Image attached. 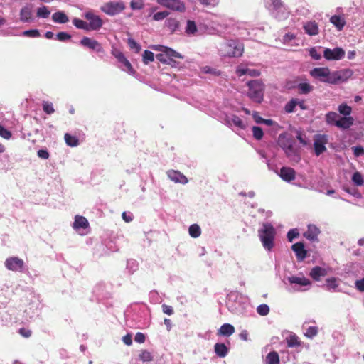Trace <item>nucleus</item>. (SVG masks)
<instances>
[{
  "label": "nucleus",
  "instance_id": "obj_54",
  "mask_svg": "<svg viewBox=\"0 0 364 364\" xmlns=\"http://www.w3.org/2000/svg\"><path fill=\"white\" fill-rule=\"evenodd\" d=\"M128 45L131 49H134L136 53H139L141 50V46L134 39H128Z\"/></svg>",
  "mask_w": 364,
  "mask_h": 364
},
{
  "label": "nucleus",
  "instance_id": "obj_41",
  "mask_svg": "<svg viewBox=\"0 0 364 364\" xmlns=\"http://www.w3.org/2000/svg\"><path fill=\"white\" fill-rule=\"evenodd\" d=\"M139 359L143 362H150L153 360V356L151 353L146 350H141L139 355Z\"/></svg>",
  "mask_w": 364,
  "mask_h": 364
},
{
  "label": "nucleus",
  "instance_id": "obj_34",
  "mask_svg": "<svg viewBox=\"0 0 364 364\" xmlns=\"http://www.w3.org/2000/svg\"><path fill=\"white\" fill-rule=\"evenodd\" d=\"M197 26L195 23V21L191 20L187 21V25L186 27V33L187 35H194L197 32Z\"/></svg>",
  "mask_w": 364,
  "mask_h": 364
},
{
  "label": "nucleus",
  "instance_id": "obj_55",
  "mask_svg": "<svg viewBox=\"0 0 364 364\" xmlns=\"http://www.w3.org/2000/svg\"><path fill=\"white\" fill-rule=\"evenodd\" d=\"M0 136L4 139H9L11 137V132L0 124Z\"/></svg>",
  "mask_w": 364,
  "mask_h": 364
},
{
  "label": "nucleus",
  "instance_id": "obj_44",
  "mask_svg": "<svg viewBox=\"0 0 364 364\" xmlns=\"http://www.w3.org/2000/svg\"><path fill=\"white\" fill-rule=\"evenodd\" d=\"M156 58L159 61L165 64L172 65L176 63L173 59H169L164 53L157 54Z\"/></svg>",
  "mask_w": 364,
  "mask_h": 364
},
{
  "label": "nucleus",
  "instance_id": "obj_12",
  "mask_svg": "<svg viewBox=\"0 0 364 364\" xmlns=\"http://www.w3.org/2000/svg\"><path fill=\"white\" fill-rule=\"evenodd\" d=\"M80 45L97 53L105 52L103 47L97 41L89 37H83L80 40Z\"/></svg>",
  "mask_w": 364,
  "mask_h": 364
},
{
  "label": "nucleus",
  "instance_id": "obj_59",
  "mask_svg": "<svg viewBox=\"0 0 364 364\" xmlns=\"http://www.w3.org/2000/svg\"><path fill=\"white\" fill-rule=\"evenodd\" d=\"M309 55L314 60H320L321 58V54L317 52V50L315 48L310 49Z\"/></svg>",
  "mask_w": 364,
  "mask_h": 364
},
{
  "label": "nucleus",
  "instance_id": "obj_20",
  "mask_svg": "<svg viewBox=\"0 0 364 364\" xmlns=\"http://www.w3.org/2000/svg\"><path fill=\"white\" fill-rule=\"evenodd\" d=\"M235 72L238 77L244 75H248L251 77H259L261 75V72L259 70L244 68L241 65L237 66Z\"/></svg>",
  "mask_w": 364,
  "mask_h": 364
},
{
  "label": "nucleus",
  "instance_id": "obj_26",
  "mask_svg": "<svg viewBox=\"0 0 364 364\" xmlns=\"http://www.w3.org/2000/svg\"><path fill=\"white\" fill-rule=\"evenodd\" d=\"M235 333V328L232 325L229 323H225L221 326L218 331V335L230 336Z\"/></svg>",
  "mask_w": 364,
  "mask_h": 364
},
{
  "label": "nucleus",
  "instance_id": "obj_17",
  "mask_svg": "<svg viewBox=\"0 0 364 364\" xmlns=\"http://www.w3.org/2000/svg\"><path fill=\"white\" fill-rule=\"evenodd\" d=\"M168 178L175 183L186 184L188 183L187 178L181 172L174 170H170L167 172Z\"/></svg>",
  "mask_w": 364,
  "mask_h": 364
},
{
  "label": "nucleus",
  "instance_id": "obj_43",
  "mask_svg": "<svg viewBox=\"0 0 364 364\" xmlns=\"http://www.w3.org/2000/svg\"><path fill=\"white\" fill-rule=\"evenodd\" d=\"M252 134L255 139L257 140H260L262 139L264 136L263 130L261 127L254 126L252 129Z\"/></svg>",
  "mask_w": 364,
  "mask_h": 364
},
{
  "label": "nucleus",
  "instance_id": "obj_19",
  "mask_svg": "<svg viewBox=\"0 0 364 364\" xmlns=\"http://www.w3.org/2000/svg\"><path fill=\"white\" fill-rule=\"evenodd\" d=\"M320 233L319 229L315 225H309L308 230L304 233V237L311 241H315L318 239Z\"/></svg>",
  "mask_w": 364,
  "mask_h": 364
},
{
  "label": "nucleus",
  "instance_id": "obj_23",
  "mask_svg": "<svg viewBox=\"0 0 364 364\" xmlns=\"http://www.w3.org/2000/svg\"><path fill=\"white\" fill-rule=\"evenodd\" d=\"M330 22L337 28L341 31L346 25L345 18L339 15H333L330 18Z\"/></svg>",
  "mask_w": 364,
  "mask_h": 364
},
{
  "label": "nucleus",
  "instance_id": "obj_15",
  "mask_svg": "<svg viewBox=\"0 0 364 364\" xmlns=\"http://www.w3.org/2000/svg\"><path fill=\"white\" fill-rule=\"evenodd\" d=\"M154 49L155 50L161 51L164 53L169 59H172V58H179L182 59L183 58V55L176 52V50H173L171 48L164 46H154Z\"/></svg>",
  "mask_w": 364,
  "mask_h": 364
},
{
  "label": "nucleus",
  "instance_id": "obj_42",
  "mask_svg": "<svg viewBox=\"0 0 364 364\" xmlns=\"http://www.w3.org/2000/svg\"><path fill=\"white\" fill-rule=\"evenodd\" d=\"M352 181L354 183L355 185L358 186H360L363 185L364 181L363 179V176L361 173L358 171H356L353 173L352 177Z\"/></svg>",
  "mask_w": 364,
  "mask_h": 364
},
{
  "label": "nucleus",
  "instance_id": "obj_62",
  "mask_svg": "<svg viewBox=\"0 0 364 364\" xmlns=\"http://www.w3.org/2000/svg\"><path fill=\"white\" fill-rule=\"evenodd\" d=\"M134 340L136 342H137L139 343H143L145 341V336L144 333H142L141 332H138L135 335Z\"/></svg>",
  "mask_w": 364,
  "mask_h": 364
},
{
  "label": "nucleus",
  "instance_id": "obj_13",
  "mask_svg": "<svg viewBox=\"0 0 364 364\" xmlns=\"http://www.w3.org/2000/svg\"><path fill=\"white\" fill-rule=\"evenodd\" d=\"M279 176L283 181L289 183L296 178V171L291 167L283 166L280 169Z\"/></svg>",
  "mask_w": 364,
  "mask_h": 364
},
{
  "label": "nucleus",
  "instance_id": "obj_22",
  "mask_svg": "<svg viewBox=\"0 0 364 364\" xmlns=\"http://www.w3.org/2000/svg\"><path fill=\"white\" fill-rule=\"evenodd\" d=\"M20 20L21 21L30 22L32 20V10L28 6H23L20 11Z\"/></svg>",
  "mask_w": 364,
  "mask_h": 364
},
{
  "label": "nucleus",
  "instance_id": "obj_60",
  "mask_svg": "<svg viewBox=\"0 0 364 364\" xmlns=\"http://www.w3.org/2000/svg\"><path fill=\"white\" fill-rule=\"evenodd\" d=\"M162 311L164 314L167 315H172L173 314V309L171 306L167 304H163L161 306Z\"/></svg>",
  "mask_w": 364,
  "mask_h": 364
},
{
  "label": "nucleus",
  "instance_id": "obj_40",
  "mask_svg": "<svg viewBox=\"0 0 364 364\" xmlns=\"http://www.w3.org/2000/svg\"><path fill=\"white\" fill-rule=\"evenodd\" d=\"M338 110L341 114L345 115V117H349L352 112L351 107L345 103L340 105Z\"/></svg>",
  "mask_w": 364,
  "mask_h": 364
},
{
  "label": "nucleus",
  "instance_id": "obj_6",
  "mask_svg": "<svg viewBox=\"0 0 364 364\" xmlns=\"http://www.w3.org/2000/svg\"><path fill=\"white\" fill-rule=\"evenodd\" d=\"M85 18L88 21L87 23L89 31H98L103 25V21L100 16L96 15L92 11H88L84 14Z\"/></svg>",
  "mask_w": 364,
  "mask_h": 364
},
{
  "label": "nucleus",
  "instance_id": "obj_38",
  "mask_svg": "<svg viewBox=\"0 0 364 364\" xmlns=\"http://www.w3.org/2000/svg\"><path fill=\"white\" fill-rule=\"evenodd\" d=\"M73 24L78 29H82L88 31L87 22L82 19L77 18H73Z\"/></svg>",
  "mask_w": 364,
  "mask_h": 364
},
{
  "label": "nucleus",
  "instance_id": "obj_29",
  "mask_svg": "<svg viewBox=\"0 0 364 364\" xmlns=\"http://www.w3.org/2000/svg\"><path fill=\"white\" fill-rule=\"evenodd\" d=\"M288 280L291 284H297L301 286H307L311 283L309 279H306L304 277H299L292 276L289 277Z\"/></svg>",
  "mask_w": 364,
  "mask_h": 364
},
{
  "label": "nucleus",
  "instance_id": "obj_30",
  "mask_svg": "<svg viewBox=\"0 0 364 364\" xmlns=\"http://www.w3.org/2000/svg\"><path fill=\"white\" fill-rule=\"evenodd\" d=\"M228 123H232L235 127L244 129L245 128V124L244 122L237 115H232L227 119Z\"/></svg>",
  "mask_w": 364,
  "mask_h": 364
},
{
  "label": "nucleus",
  "instance_id": "obj_64",
  "mask_svg": "<svg viewBox=\"0 0 364 364\" xmlns=\"http://www.w3.org/2000/svg\"><path fill=\"white\" fill-rule=\"evenodd\" d=\"M355 287L358 290L361 292L364 291V278L360 280H357L355 283Z\"/></svg>",
  "mask_w": 364,
  "mask_h": 364
},
{
  "label": "nucleus",
  "instance_id": "obj_37",
  "mask_svg": "<svg viewBox=\"0 0 364 364\" xmlns=\"http://www.w3.org/2000/svg\"><path fill=\"white\" fill-rule=\"evenodd\" d=\"M298 90L300 94H308L313 90V86L307 82H302L298 85Z\"/></svg>",
  "mask_w": 364,
  "mask_h": 364
},
{
  "label": "nucleus",
  "instance_id": "obj_10",
  "mask_svg": "<svg viewBox=\"0 0 364 364\" xmlns=\"http://www.w3.org/2000/svg\"><path fill=\"white\" fill-rule=\"evenodd\" d=\"M4 264L9 270L21 272L24 267V262L17 257H11L6 259Z\"/></svg>",
  "mask_w": 364,
  "mask_h": 364
},
{
  "label": "nucleus",
  "instance_id": "obj_46",
  "mask_svg": "<svg viewBox=\"0 0 364 364\" xmlns=\"http://www.w3.org/2000/svg\"><path fill=\"white\" fill-rule=\"evenodd\" d=\"M22 35L26 37L29 38H38L41 36L40 32L38 29H31L24 31L22 33Z\"/></svg>",
  "mask_w": 364,
  "mask_h": 364
},
{
  "label": "nucleus",
  "instance_id": "obj_18",
  "mask_svg": "<svg viewBox=\"0 0 364 364\" xmlns=\"http://www.w3.org/2000/svg\"><path fill=\"white\" fill-rule=\"evenodd\" d=\"M303 28L305 33L309 36H316L319 33L318 26L315 21L306 22L303 26Z\"/></svg>",
  "mask_w": 364,
  "mask_h": 364
},
{
  "label": "nucleus",
  "instance_id": "obj_58",
  "mask_svg": "<svg viewBox=\"0 0 364 364\" xmlns=\"http://www.w3.org/2000/svg\"><path fill=\"white\" fill-rule=\"evenodd\" d=\"M18 333L21 336L26 338L31 337L32 335V331L25 328H20Z\"/></svg>",
  "mask_w": 364,
  "mask_h": 364
},
{
  "label": "nucleus",
  "instance_id": "obj_35",
  "mask_svg": "<svg viewBox=\"0 0 364 364\" xmlns=\"http://www.w3.org/2000/svg\"><path fill=\"white\" fill-rule=\"evenodd\" d=\"M188 232L192 237L197 238L200 235L201 230L198 225L193 224L189 227Z\"/></svg>",
  "mask_w": 364,
  "mask_h": 364
},
{
  "label": "nucleus",
  "instance_id": "obj_25",
  "mask_svg": "<svg viewBox=\"0 0 364 364\" xmlns=\"http://www.w3.org/2000/svg\"><path fill=\"white\" fill-rule=\"evenodd\" d=\"M326 274V271L325 269L316 266L311 269L310 272V276L315 280L319 281L321 277H323Z\"/></svg>",
  "mask_w": 364,
  "mask_h": 364
},
{
  "label": "nucleus",
  "instance_id": "obj_2",
  "mask_svg": "<svg viewBox=\"0 0 364 364\" xmlns=\"http://www.w3.org/2000/svg\"><path fill=\"white\" fill-rule=\"evenodd\" d=\"M219 53L223 57L239 58L244 53V45L238 40L230 39L220 44Z\"/></svg>",
  "mask_w": 364,
  "mask_h": 364
},
{
  "label": "nucleus",
  "instance_id": "obj_51",
  "mask_svg": "<svg viewBox=\"0 0 364 364\" xmlns=\"http://www.w3.org/2000/svg\"><path fill=\"white\" fill-rule=\"evenodd\" d=\"M326 287L328 290H335L338 287L336 279L335 277L328 278L326 279Z\"/></svg>",
  "mask_w": 364,
  "mask_h": 364
},
{
  "label": "nucleus",
  "instance_id": "obj_14",
  "mask_svg": "<svg viewBox=\"0 0 364 364\" xmlns=\"http://www.w3.org/2000/svg\"><path fill=\"white\" fill-rule=\"evenodd\" d=\"M165 27L170 31L171 34L181 31V23L177 18H168L165 21Z\"/></svg>",
  "mask_w": 364,
  "mask_h": 364
},
{
  "label": "nucleus",
  "instance_id": "obj_39",
  "mask_svg": "<svg viewBox=\"0 0 364 364\" xmlns=\"http://www.w3.org/2000/svg\"><path fill=\"white\" fill-rule=\"evenodd\" d=\"M50 14V11L45 6L39 7L37 9L36 15L38 17H41L43 18H47Z\"/></svg>",
  "mask_w": 364,
  "mask_h": 364
},
{
  "label": "nucleus",
  "instance_id": "obj_48",
  "mask_svg": "<svg viewBox=\"0 0 364 364\" xmlns=\"http://www.w3.org/2000/svg\"><path fill=\"white\" fill-rule=\"evenodd\" d=\"M42 105H43V109L46 114H51L55 112V109L51 102L44 101L43 102Z\"/></svg>",
  "mask_w": 364,
  "mask_h": 364
},
{
  "label": "nucleus",
  "instance_id": "obj_53",
  "mask_svg": "<svg viewBox=\"0 0 364 364\" xmlns=\"http://www.w3.org/2000/svg\"><path fill=\"white\" fill-rule=\"evenodd\" d=\"M318 333V328L316 326H309L306 332L305 333V336L308 338H313Z\"/></svg>",
  "mask_w": 364,
  "mask_h": 364
},
{
  "label": "nucleus",
  "instance_id": "obj_9",
  "mask_svg": "<svg viewBox=\"0 0 364 364\" xmlns=\"http://www.w3.org/2000/svg\"><path fill=\"white\" fill-rule=\"evenodd\" d=\"M328 136L326 134H316L314 136V151L318 156L326 150V144L328 143Z\"/></svg>",
  "mask_w": 364,
  "mask_h": 364
},
{
  "label": "nucleus",
  "instance_id": "obj_3",
  "mask_svg": "<svg viewBox=\"0 0 364 364\" xmlns=\"http://www.w3.org/2000/svg\"><path fill=\"white\" fill-rule=\"evenodd\" d=\"M258 233L263 247L267 250H271L274 245L275 228L269 223H264Z\"/></svg>",
  "mask_w": 364,
  "mask_h": 364
},
{
  "label": "nucleus",
  "instance_id": "obj_52",
  "mask_svg": "<svg viewBox=\"0 0 364 364\" xmlns=\"http://www.w3.org/2000/svg\"><path fill=\"white\" fill-rule=\"evenodd\" d=\"M299 235L297 229H291L287 233V239L289 242H292L294 239L298 237Z\"/></svg>",
  "mask_w": 364,
  "mask_h": 364
},
{
  "label": "nucleus",
  "instance_id": "obj_8",
  "mask_svg": "<svg viewBox=\"0 0 364 364\" xmlns=\"http://www.w3.org/2000/svg\"><path fill=\"white\" fill-rule=\"evenodd\" d=\"M156 1L161 6L175 11L184 12L186 11L185 4L181 0H156Z\"/></svg>",
  "mask_w": 364,
  "mask_h": 364
},
{
  "label": "nucleus",
  "instance_id": "obj_1",
  "mask_svg": "<svg viewBox=\"0 0 364 364\" xmlns=\"http://www.w3.org/2000/svg\"><path fill=\"white\" fill-rule=\"evenodd\" d=\"M311 75L320 81L336 85L339 82H346L351 77L353 73L350 69H343L341 70L331 72L327 67L315 68L310 72Z\"/></svg>",
  "mask_w": 364,
  "mask_h": 364
},
{
  "label": "nucleus",
  "instance_id": "obj_16",
  "mask_svg": "<svg viewBox=\"0 0 364 364\" xmlns=\"http://www.w3.org/2000/svg\"><path fill=\"white\" fill-rule=\"evenodd\" d=\"M291 249L295 252L298 261H303L306 257L307 251L305 250L303 242H296L291 246Z\"/></svg>",
  "mask_w": 364,
  "mask_h": 364
},
{
  "label": "nucleus",
  "instance_id": "obj_49",
  "mask_svg": "<svg viewBox=\"0 0 364 364\" xmlns=\"http://www.w3.org/2000/svg\"><path fill=\"white\" fill-rule=\"evenodd\" d=\"M154 60V55L151 51L145 50L143 55V62L144 64H148Z\"/></svg>",
  "mask_w": 364,
  "mask_h": 364
},
{
  "label": "nucleus",
  "instance_id": "obj_56",
  "mask_svg": "<svg viewBox=\"0 0 364 364\" xmlns=\"http://www.w3.org/2000/svg\"><path fill=\"white\" fill-rule=\"evenodd\" d=\"M56 38L60 41H66L71 38V36L65 32H59L56 35Z\"/></svg>",
  "mask_w": 364,
  "mask_h": 364
},
{
  "label": "nucleus",
  "instance_id": "obj_36",
  "mask_svg": "<svg viewBox=\"0 0 364 364\" xmlns=\"http://www.w3.org/2000/svg\"><path fill=\"white\" fill-rule=\"evenodd\" d=\"M298 100L297 99H291L284 106V111L287 113H292L295 111V108L297 106Z\"/></svg>",
  "mask_w": 364,
  "mask_h": 364
},
{
  "label": "nucleus",
  "instance_id": "obj_21",
  "mask_svg": "<svg viewBox=\"0 0 364 364\" xmlns=\"http://www.w3.org/2000/svg\"><path fill=\"white\" fill-rule=\"evenodd\" d=\"M353 122L354 119L352 117H343L336 122V126L343 129H347L353 124Z\"/></svg>",
  "mask_w": 364,
  "mask_h": 364
},
{
  "label": "nucleus",
  "instance_id": "obj_50",
  "mask_svg": "<svg viewBox=\"0 0 364 364\" xmlns=\"http://www.w3.org/2000/svg\"><path fill=\"white\" fill-rule=\"evenodd\" d=\"M257 311L261 316H267L269 313V307L268 305L262 304L257 306Z\"/></svg>",
  "mask_w": 364,
  "mask_h": 364
},
{
  "label": "nucleus",
  "instance_id": "obj_63",
  "mask_svg": "<svg viewBox=\"0 0 364 364\" xmlns=\"http://www.w3.org/2000/svg\"><path fill=\"white\" fill-rule=\"evenodd\" d=\"M37 155L39 158L48 159L49 158V153L47 150L41 149L38 151Z\"/></svg>",
  "mask_w": 364,
  "mask_h": 364
},
{
  "label": "nucleus",
  "instance_id": "obj_32",
  "mask_svg": "<svg viewBox=\"0 0 364 364\" xmlns=\"http://www.w3.org/2000/svg\"><path fill=\"white\" fill-rule=\"evenodd\" d=\"M267 364H279V356L276 351L269 353L266 358Z\"/></svg>",
  "mask_w": 364,
  "mask_h": 364
},
{
  "label": "nucleus",
  "instance_id": "obj_27",
  "mask_svg": "<svg viewBox=\"0 0 364 364\" xmlns=\"http://www.w3.org/2000/svg\"><path fill=\"white\" fill-rule=\"evenodd\" d=\"M54 22L58 23H66L69 21L68 16L63 11H57L52 16Z\"/></svg>",
  "mask_w": 364,
  "mask_h": 364
},
{
  "label": "nucleus",
  "instance_id": "obj_33",
  "mask_svg": "<svg viewBox=\"0 0 364 364\" xmlns=\"http://www.w3.org/2000/svg\"><path fill=\"white\" fill-rule=\"evenodd\" d=\"M287 343L288 347L294 348L301 346V341L299 340V337L294 335H290L289 337L287 338Z\"/></svg>",
  "mask_w": 364,
  "mask_h": 364
},
{
  "label": "nucleus",
  "instance_id": "obj_11",
  "mask_svg": "<svg viewBox=\"0 0 364 364\" xmlns=\"http://www.w3.org/2000/svg\"><path fill=\"white\" fill-rule=\"evenodd\" d=\"M345 51L341 48H325L323 56L328 60H338L344 58Z\"/></svg>",
  "mask_w": 364,
  "mask_h": 364
},
{
  "label": "nucleus",
  "instance_id": "obj_28",
  "mask_svg": "<svg viewBox=\"0 0 364 364\" xmlns=\"http://www.w3.org/2000/svg\"><path fill=\"white\" fill-rule=\"evenodd\" d=\"M215 352L220 358H224L228 353V349L224 343H216L214 346Z\"/></svg>",
  "mask_w": 364,
  "mask_h": 364
},
{
  "label": "nucleus",
  "instance_id": "obj_31",
  "mask_svg": "<svg viewBox=\"0 0 364 364\" xmlns=\"http://www.w3.org/2000/svg\"><path fill=\"white\" fill-rule=\"evenodd\" d=\"M64 139L66 144L71 147H75L79 145V139L75 136H72L68 133L64 135Z\"/></svg>",
  "mask_w": 364,
  "mask_h": 364
},
{
  "label": "nucleus",
  "instance_id": "obj_24",
  "mask_svg": "<svg viewBox=\"0 0 364 364\" xmlns=\"http://www.w3.org/2000/svg\"><path fill=\"white\" fill-rule=\"evenodd\" d=\"M89 226L88 220L83 216L76 215L73 227L74 229L87 228Z\"/></svg>",
  "mask_w": 364,
  "mask_h": 364
},
{
  "label": "nucleus",
  "instance_id": "obj_5",
  "mask_svg": "<svg viewBox=\"0 0 364 364\" xmlns=\"http://www.w3.org/2000/svg\"><path fill=\"white\" fill-rule=\"evenodd\" d=\"M278 144L284 150L287 157L296 161L299 159L297 150L294 147L293 141L291 138L287 137L284 134H280Z\"/></svg>",
  "mask_w": 364,
  "mask_h": 364
},
{
  "label": "nucleus",
  "instance_id": "obj_7",
  "mask_svg": "<svg viewBox=\"0 0 364 364\" xmlns=\"http://www.w3.org/2000/svg\"><path fill=\"white\" fill-rule=\"evenodd\" d=\"M125 9L124 3L119 1H109L101 6L100 10L109 16L119 14Z\"/></svg>",
  "mask_w": 364,
  "mask_h": 364
},
{
  "label": "nucleus",
  "instance_id": "obj_57",
  "mask_svg": "<svg viewBox=\"0 0 364 364\" xmlns=\"http://www.w3.org/2000/svg\"><path fill=\"white\" fill-rule=\"evenodd\" d=\"M352 149L353 151V154L356 157L363 156L364 154V149L360 146H353L352 147Z\"/></svg>",
  "mask_w": 364,
  "mask_h": 364
},
{
  "label": "nucleus",
  "instance_id": "obj_4",
  "mask_svg": "<svg viewBox=\"0 0 364 364\" xmlns=\"http://www.w3.org/2000/svg\"><path fill=\"white\" fill-rule=\"evenodd\" d=\"M247 96L255 102L261 103L264 100V84L260 80H250L247 82Z\"/></svg>",
  "mask_w": 364,
  "mask_h": 364
},
{
  "label": "nucleus",
  "instance_id": "obj_47",
  "mask_svg": "<svg viewBox=\"0 0 364 364\" xmlns=\"http://www.w3.org/2000/svg\"><path fill=\"white\" fill-rule=\"evenodd\" d=\"M170 13L167 11H159L154 14L153 20L156 21H162L166 18Z\"/></svg>",
  "mask_w": 364,
  "mask_h": 364
},
{
  "label": "nucleus",
  "instance_id": "obj_61",
  "mask_svg": "<svg viewBox=\"0 0 364 364\" xmlns=\"http://www.w3.org/2000/svg\"><path fill=\"white\" fill-rule=\"evenodd\" d=\"M271 2V5L273 9L275 10H278L282 7L283 4L281 0H269Z\"/></svg>",
  "mask_w": 364,
  "mask_h": 364
},
{
  "label": "nucleus",
  "instance_id": "obj_45",
  "mask_svg": "<svg viewBox=\"0 0 364 364\" xmlns=\"http://www.w3.org/2000/svg\"><path fill=\"white\" fill-rule=\"evenodd\" d=\"M338 114L334 112H329L326 114V121L328 124H333L336 125V122L337 119Z\"/></svg>",
  "mask_w": 364,
  "mask_h": 364
}]
</instances>
